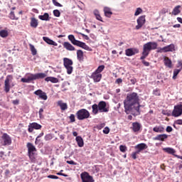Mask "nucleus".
Wrapping results in <instances>:
<instances>
[{
    "mask_svg": "<svg viewBox=\"0 0 182 182\" xmlns=\"http://www.w3.org/2000/svg\"><path fill=\"white\" fill-rule=\"evenodd\" d=\"M124 112L127 114L132 113L133 110L136 112V116L140 114V97L137 92H129L124 100Z\"/></svg>",
    "mask_w": 182,
    "mask_h": 182,
    "instance_id": "1",
    "label": "nucleus"
},
{
    "mask_svg": "<svg viewBox=\"0 0 182 182\" xmlns=\"http://www.w3.org/2000/svg\"><path fill=\"white\" fill-rule=\"evenodd\" d=\"M47 75L45 73H38L36 74L28 73L26 78H21V82L23 83H31L32 80H38L39 79H45Z\"/></svg>",
    "mask_w": 182,
    "mask_h": 182,
    "instance_id": "2",
    "label": "nucleus"
},
{
    "mask_svg": "<svg viewBox=\"0 0 182 182\" xmlns=\"http://www.w3.org/2000/svg\"><path fill=\"white\" fill-rule=\"evenodd\" d=\"M68 39L70 40V41L73 45H75V46H78L79 48H82V49H85V50H88V52H92V50H93L92 48L86 45V43H83L80 41L76 40V38H75V36L72 34L68 36Z\"/></svg>",
    "mask_w": 182,
    "mask_h": 182,
    "instance_id": "3",
    "label": "nucleus"
},
{
    "mask_svg": "<svg viewBox=\"0 0 182 182\" xmlns=\"http://www.w3.org/2000/svg\"><path fill=\"white\" fill-rule=\"evenodd\" d=\"M26 147L28 149V156L31 161H35L36 157V147L34 146L33 144L28 142Z\"/></svg>",
    "mask_w": 182,
    "mask_h": 182,
    "instance_id": "4",
    "label": "nucleus"
},
{
    "mask_svg": "<svg viewBox=\"0 0 182 182\" xmlns=\"http://www.w3.org/2000/svg\"><path fill=\"white\" fill-rule=\"evenodd\" d=\"M159 45L156 42H148L143 46V51L145 53L149 55L151 50H156Z\"/></svg>",
    "mask_w": 182,
    "mask_h": 182,
    "instance_id": "5",
    "label": "nucleus"
},
{
    "mask_svg": "<svg viewBox=\"0 0 182 182\" xmlns=\"http://www.w3.org/2000/svg\"><path fill=\"white\" fill-rule=\"evenodd\" d=\"M75 115L78 120H85L90 117V112L86 109H81L76 112Z\"/></svg>",
    "mask_w": 182,
    "mask_h": 182,
    "instance_id": "6",
    "label": "nucleus"
},
{
    "mask_svg": "<svg viewBox=\"0 0 182 182\" xmlns=\"http://www.w3.org/2000/svg\"><path fill=\"white\" fill-rule=\"evenodd\" d=\"M63 65L67 70L68 75H72L73 72V61L70 58H63Z\"/></svg>",
    "mask_w": 182,
    "mask_h": 182,
    "instance_id": "7",
    "label": "nucleus"
},
{
    "mask_svg": "<svg viewBox=\"0 0 182 182\" xmlns=\"http://www.w3.org/2000/svg\"><path fill=\"white\" fill-rule=\"evenodd\" d=\"M1 139L2 146H11L12 144V138L8 134L4 133Z\"/></svg>",
    "mask_w": 182,
    "mask_h": 182,
    "instance_id": "8",
    "label": "nucleus"
},
{
    "mask_svg": "<svg viewBox=\"0 0 182 182\" xmlns=\"http://www.w3.org/2000/svg\"><path fill=\"white\" fill-rule=\"evenodd\" d=\"M13 79L14 77L12 75L6 76L4 81V91L6 93H9V91L11 90V82H12Z\"/></svg>",
    "mask_w": 182,
    "mask_h": 182,
    "instance_id": "9",
    "label": "nucleus"
},
{
    "mask_svg": "<svg viewBox=\"0 0 182 182\" xmlns=\"http://www.w3.org/2000/svg\"><path fill=\"white\" fill-rule=\"evenodd\" d=\"M137 25L135 26V29L139 31V29H141L144 24L146 23V16H141L136 20Z\"/></svg>",
    "mask_w": 182,
    "mask_h": 182,
    "instance_id": "10",
    "label": "nucleus"
},
{
    "mask_svg": "<svg viewBox=\"0 0 182 182\" xmlns=\"http://www.w3.org/2000/svg\"><path fill=\"white\" fill-rule=\"evenodd\" d=\"M98 109L100 113H107L109 112V107L105 101H100L98 103Z\"/></svg>",
    "mask_w": 182,
    "mask_h": 182,
    "instance_id": "11",
    "label": "nucleus"
},
{
    "mask_svg": "<svg viewBox=\"0 0 182 182\" xmlns=\"http://www.w3.org/2000/svg\"><path fill=\"white\" fill-rule=\"evenodd\" d=\"M182 114V105H178L174 107L172 112V116L173 117H178Z\"/></svg>",
    "mask_w": 182,
    "mask_h": 182,
    "instance_id": "12",
    "label": "nucleus"
},
{
    "mask_svg": "<svg viewBox=\"0 0 182 182\" xmlns=\"http://www.w3.org/2000/svg\"><path fill=\"white\" fill-rule=\"evenodd\" d=\"M80 177L82 182H95L93 177L89 175L87 172H83L80 174Z\"/></svg>",
    "mask_w": 182,
    "mask_h": 182,
    "instance_id": "13",
    "label": "nucleus"
},
{
    "mask_svg": "<svg viewBox=\"0 0 182 182\" xmlns=\"http://www.w3.org/2000/svg\"><path fill=\"white\" fill-rule=\"evenodd\" d=\"M33 129L35 130H41V129H42V125L36 122L30 123L28 125V132L29 133H32L33 132Z\"/></svg>",
    "mask_w": 182,
    "mask_h": 182,
    "instance_id": "14",
    "label": "nucleus"
},
{
    "mask_svg": "<svg viewBox=\"0 0 182 182\" xmlns=\"http://www.w3.org/2000/svg\"><path fill=\"white\" fill-rule=\"evenodd\" d=\"M34 95L38 96L39 99L41 100H48V95H46V92L42 91V90L35 91Z\"/></svg>",
    "mask_w": 182,
    "mask_h": 182,
    "instance_id": "15",
    "label": "nucleus"
},
{
    "mask_svg": "<svg viewBox=\"0 0 182 182\" xmlns=\"http://www.w3.org/2000/svg\"><path fill=\"white\" fill-rule=\"evenodd\" d=\"M90 77L94 80L95 83H97L100 82V80H102V75L101 73H95V71L94 73H92Z\"/></svg>",
    "mask_w": 182,
    "mask_h": 182,
    "instance_id": "16",
    "label": "nucleus"
},
{
    "mask_svg": "<svg viewBox=\"0 0 182 182\" xmlns=\"http://www.w3.org/2000/svg\"><path fill=\"white\" fill-rule=\"evenodd\" d=\"M131 129L134 133H139L141 130V124L137 122H133Z\"/></svg>",
    "mask_w": 182,
    "mask_h": 182,
    "instance_id": "17",
    "label": "nucleus"
},
{
    "mask_svg": "<svg viewBox=\"0 0 182 182\" xmlns=\"http://www.w3.org/2000/svg\"><path fill=\"white\" fill-rule=\"evenodd\" d=\"M136 53H139L138 48H127L125 50V55L127 56H134V55H136Z\"/></svg>",
    "mask_w": 182,
    "mask_h": 182,
    "instance_id": "18",
    "label": "nucleus"
},
{
    "mask_svg": "<svg viewBox=\"0 0 182 182\" xmlns=\"http://www.w3.org/2000/svg\"><path fill=\"white\" fill-rule=\"evenodd\" d=\"M148 147L149 146H147V144L144 143L138 144L135 146L136 151L139 154L141 153V151H143V150H146V149H148Z\"/></svg>",
    "mask_w": 182,
    "mask_h": 182,
    "instance_id": "19",
    "label": "nucleus"
},
{
    "mask_svg": "<svg viewBox=\"0 0 182 182\" xmlns=\"http://www.w3.org/2000/svg\"><path fill=\"white\" fill-rule=\"evenodd\" d=\"M63 46L66 50H69L70 52H73V50H76V48L75 46H73L69 42H64L63 43Z\"/></svg>",
    "mask_w": 182,
    "mask_h": 182,
    "instance_id": "20",
    "label": "nucleus"
},
{
    "mask_svg": "<svg viewBox=\"0 0 182 182\" xmlns=\"http://www.w3.org/2000/svg\"><path fill=\"white\" fill-rule=\"evenodd\" d=\"M168 137V135L166 134H158L155 137L153 138V140H157L159 141H164L166 139H167Z\"/></svg>",
    "mask_w": 182,
    "mask_h": 182,
    "instance_id": "21",
    "label": "nucleus"
},
{
    "mask_svg": "<svg viewBox=\"0 0 182 182\" xmlns=\"http://www.w3.org/2000/svg\"><path fill=\"white\" fill-rule=\"evenodd\" d=\"M164 53L174 52V50H176V46H174V44H170L168 46L164 47Z\"/></svg>",
    "mask_w": 182,
    "mask_h": 182,
    "instance_id": "22",
    "label": "nucleus"
},
{
    "mask_svg": "<svg viewBox=\"0 0 182 182\" xmlns=\"http://www.w3.org/2000/svg\"><path fill=\"white\" fill-rule=\"evenodd\" d=\"M38 25H39V22L38 21V19L32 17L31 18L30 26H31V28H34V29H36Z\"/></svg>",
    "mask_w": 182,
    "mask_h": 182,
    "instance_id": "23",
    "label": "nucleus"
},
{
    "mask_svg": "<svg viewBox=\"0 0 182 182\" xmlns=\"http://www.w3.org/2000/svg\"><path fill=\"white\" fill-rule=\"evenodd\" d=\"M77 60H79V62H83V60H85L83 51L82 50H77Z\"/></svg>",
    "mask_w": 182,
    "mask_h": 182,
    "instance_id": "24",
    "label": "nucleus"
},
{
    "mask_svg": "<svg viewBox=\"0 0 182 182\" xmlns=\"http://www.w3.org/2000/svg\"><path fill=\"white\" fill-rule=\"evenodd\" d=\"M43 41L46 42L48 45H53V46H58V43L48 37H43Z\"/></svg>",
    "mask_w": 182,
    "mask_h": 182,
    "instance_id": "25",
    "label": "nucleus"
},
{
    "mask_svg": "<svg viewBox=\"0 0 182 182\" xmlns=\"http://www.w3.org/2000/svg\"><path fill=\"white\" fill-rule=\"evenodd\" d=\"M164 62L165 66H166L167 68H173V65H172L173 63L171 62V60L168 58V57H164Z\"/></svg>",
    "mask_w": 182,
    "mask_h": 182,
    "instance_id": "26",
    "label": "nucleus"
},
{
    "mask_svg": "<svg viewBox=\"0 0 182 182\" xmlns=\"http://www.w3.org/2000/svg\"><path fill=\"white\" fill-rule=\"evenodd\" d=\"M78 147H83L85 146V142H83V138L82 136H78L75 138Z\"/></svg>",
    "mask_w": 182,
    "mask_h": 182,
    "instance_id": "27",
    "label": "nucleus"
},
{
    "mask_svg": "<svg viewBox=\"0 0 182 182\" xmlns=\"http://www.w3.org/2000/svg\"><path fill=\"white\" fill-rule=\"evenodd\" d=\"M104 13L107 18H111L112 15H113V12H112V10L109 7L104 8Z\"/></svg>",
    "mask_w": 182,
    "mask_h": 182,
    "instance_id": "28",
    "label": "nucleus"
},
{
    "mask_svg": "<svg viewBox=\"0 0 182 182\" xmlns=\"http://www.w3.org/2000/svg\"><path fill=\"white\" fill-rule=\"evenodd\" d=\"M46 82H51V83H58L59 80L55 77H47L45 78Z\"/></svg>",
    "mask_w": 182,
    "mask_h": 182,
    "instance_id": "29",
    "label": "nucleus"
},
{
    "mask_svg": "<svg viewBox=\"0 0 182 182\" xmlns=\"http://www.w3.org/2000/svg\"><path fill=\"white\" fill-rule=\"evenodd\" d=\"M58 106H60L61 110H66L68 109V104L63 102L62 100L58 102Z\"/></svg>",
    "mask_w": 182,
    "mask_h": 182,
    "instance_id": "30",
    "label": "nucleus"
},
{
    "mask_svg": "<svg viewBox=\"0 0 182 182\" xmlns=\"http://www.w3.org/2000/svg\"><path fill=\"white\" fill-rule=\"evenodd\" d=\"M163 151H165V153H168V154L174 155L176 153V150L174 149L170 148V147L164 148Z\"/></svg>",
    "mask_w": 182,
    "mask_h": 182,
    "instance_id": "31",
    "label": "nucleus"
},
{
    "mask_svg": "<svg viewBox=\"0 0 182 182\" xmlns=\"http://www.w3.org/2000/svg\"><path fill=\"white\" fill-rule=\"evenodd\" d=\"M153 132H155V133H163L164 132V127L161 126H156L153 128Z\"/></svg>",
    "mask_w": 182,
    "mask_h": 182,
    "instance_id": "32",
    "label": "nucleus"
},
{
    "mask_svg": "<svg viewBox=\"0 0 182 182\" xmlns=\"http://www.w3.org/2000/svg\"><path fill=\"white\" fill-rule=\"evenodd\" d=\"M39 19L41 21H49V14L45 13L43 15L38 16Z\"/></svg>",
    "mask_w": 182,
    "mask_h": 182,
    "instance_id": "33",
    "label": "nucleus"
},
{
    "mask_svg": "<svg viewBox=\"0 0 182 182\" xmlns=\"http://www.w3.org/2000/svg\"><path fill=\"white\" fill-rule=\"evenodd\" d=\"M92 109L93 114H97L99 113V105L97 104H94L92 106Z\"/></svg>",
    "mask_w": 182,
    "mask_h": 182,
    "instance_id": "34",
    "label": "nucleus"
},
{
    "mask_svg": "<svg viewBox=\"0 0 182 182\" xmlns=\"http://www.w3.org/2000/svg\"><path fill=\"white\" fill-rule=\"evenodd\" d=\"M180 8H181V6H176L173 11H172V15H178V14H180L181 11H180Z\"/></svg>",
    "mask_w": 182,
    "mask_h": 182,
    "instance_id": "35",
    "label": "nucleus"
},
{
    "mask_svg": "<svg viewBox=\"0 0 182 182\" xmlns=\"http://www.w3.org/2000/svg\"><path fill=\"white\" fill-rule=\"evenodd\" d=\"M94 15L96 19H97V21H100V22H103V20L102 19V16H100L99 11L97 10L94 11Z\"/></svg>",
    "mask_w": 182,
    "mask_h": 182,
    "instance_id": "36",
    "label": "nucleus"
},
{
    "mask_svg": "<svg viewBox=\"0 0 182 182\" xmlns=\"http://www.w3.org/2000/svg\"><path fill=\"white\" fill-rule=\"evenodd\" d=\"M9 33L6 30L0 31V36L1 38H8Z\"/></svg>",
    "mask_w": 182,
    "mask_h": 182,
    "instance_id": "37",
    "label": "nucleus"
},
{
    "mask_svg": "<svg viewBox=\"0 0 182 182\" xmlns=\"http://www.w3.org/2000/svg\"><path fill=\"white\" fill-rule=\"evenodd\" d=\"M9 18H10V19H12V21H18L19 19L18 17L15 16V12L14 11H11L10 12Z\"/></svg>",
    "mask_w": 182,
    "mask_h": 182,
    "instance_id": "38",
    "label": "nucleus"
},
{
    "mask_svg": "<svg viewBox=\"0 0 182 182\" xmlns=\"http://www.w3.org/2000/svg\"><path fill=\"white\" fill-rule=\"evenodd\" d=\"M180 72H181V69H175L173 70V79L175 80V79H177V75H178V73H180Z\"/></svg>",
    "mask_w": 182,
    "mask_h": 182,
    "instance_id": "39",
    "label": "nucleus"
},
{
    "mask_svg": "<svg viewBox=\"0 0 182 182\" xmlns=\"http://www.w3.org/2000/svg\"><path fill=\"white\" fill-rule=\"evenodd\" d=\"M102 70H105V65H100L95 71L96 73H102Z\"/></svg>",
    "mask_w": 182,
    "mask_h": 182,
    "instance_id": "40",
    "label": "nucleus"
},
{
    "mask_svg": "<svg viewBox=\"0 0 182 182\" xmlns=\"http://www.w3.org/2000/svg\"><path fill=\"white\" fill-rule=\"evenodd\" d=\"M30 48H31L32 55L35 56V55H36L37 53L36 48H35V46H33L32 44L30 45Z\"/></svg>",
    "mask_w": 182,
    "mask_h": 182,
    "instance_id": "41",
    "label": "nucleus"
},
{
    "mask_svg": "<svg viewBox=\"0 0 182 182\" xmlns=\"http://www.w3.org/2000/svg\"><path fill=\"white\" fill-rule=\"evenodd\" d=\"M153 95H154V96H161V93L160 92V89L156 88L154 90Z\"/></svg>",
    "mask_w": 182,
    "mask_h": 182,
    "instance_id": "42",
    "label": "nucleus"
},
{
    "mask_svg": "<svg viewBox=\"0 0 182 182\" xmlns=\"http://www.w3.org/2000/svg\"><path fill=\"white\" fill-rule=\"evenodd\" d=\"M53 14L56 18H59V16H60V11H59V10L58 9L54 10L53 11Z\"/></svg>",
    "mask_w": 182,
    "mask_h": 182,
    "instance_id": "43",
    "label": "nucleus"
},
{
    "mask_svg": "<svg viewBox=\"0 0 182 182\" xmlns=\"http://www.w3.org/2000/svg\"><path fill=\"white\" fill-rule=\"evenodd\" d=\"M119 150H120V151H122V153H124L127 150V146H126L124 145H120L119 146Z\"/></svg>",
    "mask_w": 182,
    "mask_h": 182,
    "instance_id": "44",
    "label": "nucleus"
},
{
    "mask_svg": "<svg viewBox=\"0 0 182 182\" xmlns=\"http://www.w3.org/2000/svg\"><path fill=\"white\" fill-rule=\"evenodd\" d=\"M141 12H143V9H141V8H137L135 11L134 16H139Z\"/></svg>",
    "mask_w": 182,
    "mask_h": 182,
    "instance_id": "45",
    "label": "nucleus"
},
{
    "mask_svg": "<svg viewBox=\"0 0 182 182\" xmlns=\"http://www.w3.org/2000/svg\"><path fill=\"white\" fill-rule=\"evenodd\" d=\"M137 154H140L139 152H137V151H134V152H132V158L134 159V160H136V159H137Z\"/></svg>",
    "mask_w": 182,
    "mask_h": 182,
    "instance_id": "46",
    "label": "nucleus"
},
{
    "mask_svg": "<svg viewBox=\"0 0 182 182\" xmlns=\"http://www.w3.org/2000/svg\"><path fill=\"white\" fill-rule=\"evenodd\" d=\"M147 56H149V54H147V53H144V51H142V55L140 58L141 60H144V59H146Z\"/></svg>",
    "mask_w": 182,
    "mask_h": 182,
    "instance_id": "47",
    "label": "nucleus"
},
{
    "mask_svg": "<svg viewBox=\"0 0 182 182\" xmlns=\"http://www.w3.org/2000/svg\"><path fill=\"white\" fill-rule=\"evenodd\" d=\"M52 1H53V5H55V6H59L60 8H62L63 6L59 2L56 1V0H52Z\"/></svg>",
    "mask_w": 182,
    "mask_h": 182,
    "instance_id": "48",
    "label": "nucleus"
},
{
    "mask_svg": "<svg viewBox=\"0 0 182 182\" xmlns=\"http://www.w3.org/2000/svg\"><path fill=\"white\" fill-rule=\"evenodd\" d=\"M70 120L71 123H75V122H76V119L75 118V114H71L70 115Z\"/></svg>",
    "mask_w": 182,
    "mask_h": 182,
    "instance_id": "49",
    "label": "nucleus"
},
{
    "mask_svg": "<svg viewBox=\"0 0 182 182\" xmlns=\"http://www.w3.org/2000/svg\"><path fill=\"white\" fill-rule=\"evenodd\" d=\"M103 133L105 134H109V133H110V129H109V127H106L104 129H103Z\"/></svg>",
    "mask_w": 182,
    "mask_h": 182,
    "instance_id": "50",
    "label": "nucleus"
},
{
    "mask_svg": "<svg viewBox=\"0 0 182 182\" xmlns=\"http://www.w3.org/2000/svg\"><path fill=\"white\" fill-rule=\"evenodd\" d=\"M43 108H41L38 112L40 119H42V117H43Z\"/></svg>",
    "mask_w": 182,
    "mask_h": 182,
    "instance_id": "51",
    "label": "nucleus"
},
{
    "mask_svg": "<svg viewBox=\"0 0 182 182\" xmlns=\"http://www.w3.org/2000/svg\"><path fill=\"white\" fill-rule=\"evenodd\" d=\"M66 163L67 164H71L72 166H77V163L74 161H67Z\"/></svg>",
    "mask_w": 182,
    "mask_h": 182,
    "instance_id": "52",
    "label": "nucleus"
},
{
    "mask_svg": "<svg viewBox=\"0 0 182 182\" xmlns=\"http://www.w3.org/2000/svg\"><path fill=\"white\" fill-rule=\"evenodd\" d=\"M42 136H43V132L40 133L39 135L36 137L35 144H38V139H41Z\"/></svg>",
    "mask_w": 182,
    "mask_h": 182,
    "instance_id": "53",
    "label": "nucleus"
},
{
    "mask_svg": "<svg viewBox=\"0 0 182 182\" xmlns=\"http://www.w3.org/2000/svg\"><path fill=\"white\" fill-rule=\"evenodd\" d=\"M80 35L82 36V38H84V39H85L86 41H89V36L85 35L84 33H78Z\"/></svg>",
    "mask_w": 182,
    "mask_h": 182,
    "instance_id": "54",
    "label": "nucleus"
},
{
    "mask_svg": "<svg viewBox=\"0 0 182 182\" xmlns=\"http://www.w3.org/2000/svg\"><path fill=\"white\" fill-rule=\"evenodd\" d=\"M48 178H53L54 180H58V178H59V177L55 176V175H49L48 176Z\"/></svg>",
    "mask_w": 182,
    "mask_h": 182,
    "instance_id": "55",
    "label": "nucleus"
},
{
    "mask_svg": "<svg viewBox=\"0 0 182 182\" xmlns=\"http://www.w3.org/2000/svg\"><path fill=\"white\" fill-rule=\"evenodd\" d=\"M166 132H167L168 133H171V132H173V128H172L171 127H170V126H168V127H166Z\"/></svg>",
    "mask_w": 182,
    "mask_h": 182,
    "instance_id": "56",
    "label": "nucleus"
},
{
    "mask_svg": "<svg viewBox=\"0 0 182 182\" xmlns=\"http://www.w3.org/2000/svg\"><path fill=\"white\" fill-rule=\"evenodd\" d=\"M142 63H143V65H144V66H150V63H149L144 60H142Z\"/></svg>",
    "mask_w": 182,
    "mask_h": 182,
    "instance_id": "57",
    "label": "nucleus"
},
{
    "mask_svg": "<svg viewBox=\"0 0 182 182\" xmlns=\"http://www.w3.org/2000/svg\"><path fill=\"white\" fill-rule=\"evenodd\" d=\"M123 82V80L122 78H117L115 81V83H117L118 85H120Z\"/></svg>",
    "mask_w": 182,
    "mask_h": 182,
    "instance_id": "58",
    "label": "nucleus"
},
{
    "mask_svg": "<svg viewBox=\"0 0 182 182\" xmlns=\"http://www.w3.org/2000/svg\"><path fill=\"white\" fill-rule=\"evenodd\" d=\"M10 173H11V171H9V169H6V170L5 171V172H4V174H5V176H6V177H8V176H9Z\"/></svg>",
    "mask_w": 182,
    "mask_h": 182,
    "instance_id": "59",
    "label": "nucleus"
},
{
    "mask_svg": "<svg viewBox=\"0 0 182 182\" xmlns=\"http://www.w3.org/2000/svg\"><path fill=\"white\" fill-rule=\"evenodd\" d=\"M13 105H19V100H15L12 101Z\"/></svg>",
    "mask_w": 182,
    "mask_h": 182,
    "instance_id": "60",
    "label": "nucleus"
},
{
    "mask_svg": "<svg viewBox=\"0 0 182 182\" xmlns=\"http://www.w3.org/2000/svg\"><path fill=\"white\" fill-rule=\"evenodd\" d=\"M130 82H131L132 85H136V82H137V80H136V78L131 79Z\"/></svg>",
    "mask_w": 182,
    "mask_h": 182,
    "instance_id": "61",
    "label": "nucleus"
},
{
    "mask_svg": "<svg viewBox=\"0 0 182 182\" xmlns=\"http://www.w3.org/2000/svg\"><path fill=\"white\" fill-rule=\"evenodd\" d=\"M176 124H179L181 125L182 124V119H178L175 122Z\"/></svg>",
    "mask_w": 182,
    "mask_h": 182,
    "instance_id": "62",
    "label": "nucleus"
},
{
    "mask_svg": "<svg viewBox=\"0 0 182 182\" xmlns=\"http://www.w3.org/2000/svg\"><path fill=\"white\" fill-rule=\"evenodd\" d=\"M157 52H158L159 53H163V52H164V47L159 48V49L157 50Z\"/></svg>",
    "mask_w": 182,
    "mask_h": 182,
    "instance_id": "63",
    "label": "nucleus"
},
{
    "mask_svg": "<svg viewBox=\"0 0 182 182\" xmlns=\"http://www.w3.org/2000/svg\"><path fill=\"white\" fill-rule=\"evenodd\" d=\"M177 21H178V22H179L180 23H182V18H181V17H177Z\"/></svg>",
    "mask_w": 182,
    "mask_h": 182,
    "instance_id": "64",
    "label": "nucleus"
}]
</instances>
